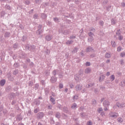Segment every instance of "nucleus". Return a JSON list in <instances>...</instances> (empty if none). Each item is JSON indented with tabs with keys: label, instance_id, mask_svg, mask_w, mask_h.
<instances>
[{
	"label": "nucleus",
	"instance_id": "obj_11",
	"mask_svg": "<svg viewBox=\"0 0 125 125\" xmlns=\"http://www.w3.org/2000/svg\"><path fill=\"white\" fill-rule=\"evenodd\" d=\"M95 83H91L88 84L86 85V88H89V87H91L92 86H94Z\"/></svg>",
	"mask_w": 125,
	"mask_h": 125
},
{
	"label": "nucleus",
	"instance_id": "obj_51",
	"mask_svg": "<svg viewBox=\"0 0 125 125\" xmlns=\"http://www.w3.org/2000/svg\"><path fill=\"white\" fill-rule=\"evenodd\" d=\"M48 109H50V110H51V109H52V105H51V104H49L48 105Z\"/></svg>",
	"mask_w": 125,
	"mask_h": 125
},
{
	"label": "nucleus",
	"instance_id": "obj_50",
	"mask_svg": "<svg viewBox=\"0 0 125 125\" xmlns=\"http://www.w3.org/2000/svg\"><path fill=\"white\" fill-rule=\"evenodd\" d=\"M121 56L122 57H125V52H123L121 53Z\"/></svg>",
	"mask_w": 125,
	"mask_h": 125
},
{
	"label": "nucleus",
	"instance_id": "obj_62",
	"mask_svg": "<svg viewBox=\"0 0 125 125\" xmlns=\"http://www.w3.org/2000/svg\"><path fill=\"white\" fill-rule=\"evenodd\" d=\"M31 110H28V113H27V116H30V115H31Z\"/></svg>",
	"mask_w": 125,
	"mask_h": 125
},
{
	"label": "nucleus",
	"instance_id": "obj_44",
	"mask_svg": "<svg viewBox=\"0 0 125 125\" xmlns=\"http://www.w3.org/2000/svg\"><path fill=\"white\" fill-rule=\"evenodd\" d=\"M36 3H38V4H40L41 2H42V1L41 0H35Z\"/></svg>",
	"mask_w": 125,
	"mask_h": 125
},
{
	"label": "nucleus",
	"instance_id": "obj_31",
	"mask_svg": "<svg viewBox=\"0 0 125 125\" xmlns=\"http://www.w3.org/2000/svg\"><path fill=\"white\" fill-rule=\"evenodd\" d=\"M5 8L6 9H8L9 10H10V9H11V7L9 5H6Z\"/></svg>",
	"mask_w": 125,
	"mask_h": 125
},
{
	"label": "nucleus",
	"instance_id": "obj_46",
	"mask_svg": "<svg viewBox=\"0 0 125 125\" xmlns=\"http://www.w3.org/2000/svg\"><path fill=\"white\" fill-rule=\"evenodd\" d=\"M96 100H93L92 103V105H96Z\"/></svg>",
	"mask_w": 125,
	"mask_h": 125
},
{
	"label": "nucleus",
	"instance_id": "obj_1",
	"mask_svg": "<svg viewBox=\"0 0 125 125\" xmlns=\"http://www.w3.org/2000/svg\"><path fill=\"white\" fill-rule=\"evenodd\" d=\"M75 88L76 91H81L83 89V86L80 84H77L75 86Z\"/></svg>",
	"mask_w": 125,
	"mask_h": 125
},
{
	"label": "nucleus",
	"instance_id": "obj_15",
	"mask_svg": "<svg viewBox=\"0 0 125 125\" xmlns=\"http://www.w3.org/2000/svg\"><path fill=\"white\" fill-rule=\"evenodd\" d=\"M71 33V30L70 29L64 30L63 32V35H69Z\"/></svg>",
	"mask_w": 125,
	"mask_h": 125
},
{
	"label": "nucleus",
	"instance_id": "obj_14",
	"mask_svg": "<svg viewBox=\"0 0 125 125\" xmlns=\"http://www.w3.org/2000/svg\"><path fill=\"white\" fill-rule=\"evenodd\" d=\"M50 81H51V82L54 83H56L57 79L55 77H52Z\"/></svg>",
	"mask_w": 125,
	"mask_h": 125
},
{
	"label": "nucleus",
	"instance_id": "obj_25",
	"mask_svg": "<svg viewBox=\"0 0 125 125\" xmlns=\"http://www.w3.org/2000/svg\"><path fill=\"white\" fill-rule=\"evenodd\" d=\"M75 81H76L77 83H78V82H80V76H76L74 78Z\"/></svg>",
	"mask_w": 125,
	"mask_h": 125
},
{
	"label": "nucleus",
	"instance_id": "obj_24",
	"mask_svg": "<svg viewBox=\"0 0 125 125\" xmlns=\"http://www.w3.org/2000/svg\"><path fill=\"white\" fill-rule=\"evenodd\" d=\"M74 42V41H68L66 42V44H72V43H73Z\"/></svg>",
	"mask_w": 125,
	"mask_h": 125
},
{
	"label": "nucleus",
	"instance_id": "obj_40",
	"mask_svg": "<svg viewBox=\"0 0 125 125\" xmlns=\"http://www.w3.org/2000/svg\"><path fill=\"white\" fill-rule=\"evenodd\" d=\"M94 91V93H95V94H98V88H95Z\"/></svg>",
	"mask_w": 125,
	"mask_h": 125
},
{
	"label": "nucleus",
	"instance_id": "obj_36",
	"mask_svg": "<svg viewBox=\"0 0 125 125\" xmlns=\"http://www.w3.org/2000/svg\"><path fill=\"white\" fill-rule=\"evenodd\" d=\"M26 40H27V36H23L22 37V41L23 42H25V41H26Z\"/></svg>",
	"mask_w": 125,
	"mask_h": 125
},
{
	"label": "nucleus",
	"instance_id": "obj_8",
	"mask_svg": "<svg viewBox=\"0 0 125 125\" xmlns=\"http://www.w3.org/2000/svg\"><path fill=\"white\" fill-rule=\"evenodd\" d=\"M43 116H44V114H43V112H40L37 114L38 119H42V118H43Z\"/></svg>",
	"mask_w": 125,
	"mask_h": 125
},
{
	"label": "nucleus",
	"instance_id": "obj_2",
	"mask_svg": "<svg viewBox=\"0 0 125 125\" xmlns=\"http://www.w3.org/2000/svg\"><path fill=\"white\" fill-rule=\"evenodd\" d=\"M88 35L89 37H90L88 39L89 41L92 42V41H93V37L94 36V34H93V32H90L88 33Z\"/></svg>",
	"mask_w": 125,
	"mask_h": 125
},
{
	"label": "nucleus",
	"instance_id": "obj_35",
	"mask_svg": "<svg viewBox=\"0 0 125 125\" xmlns=\"http://www.w3.org/2000/svg\"><path fill=\"white\" fill-rule=\"evenodd\" d=\"M63 111L65 113H68V112H69V110H68V109L66 107H64L63 108Z\"/></svg>",
	"mask_w": 125,
	"mask_h": 125
},
{
	"label": "nucleus",
	"instance_id": "obj_43",
	"mask_svg": "<svg viewBox=\"0 0 125 125\" xmlns=\"http://www.w3.org/2000/svg\"><path fill=\"white\" fill-rule=\"evenodd\" d=\"M34 19H38L39 18V15L35 14L33 16Z\"/></svg>",
	"mask_w": 125,
	"mask_h": 125
},
{
	"label": "nucleus",
	"instance_id": "obj_23",
	"mask_svg": "<svg viewBox=\"0 0 125 125\" xmlns=\"http://www.w3.org/2000/svg\"><path fill=\"white\" fill-rule=\"evenodd\" d=\"M41 17L42 18V19H45L46 17H47V16L45 14H41Z\"/></svg>",
	"mask_w": 125,
	"mask_h": 125
},
{
	"label": "nucleus",
	"instance_id": "obj_19",
	"mask_svg": "<svg viewBox=\"0 0 125 125\" xmlns=\"http://www.w3.org/2000/svg\"><path fill=\"white\" fill-rule=\"evenodd\" d=\"M78 48L75 47L74 49L72 51V53H77L78 52Z\"/></svg>",
	"mask_w": 125,
	"mask_h": 125
},
{
	"label": "nucleus",
	"instance_id": "obj_61",
	"mask_svg": "<svg viewBox=\"0 0 125 125\" xmlns=\"http://www.w3.org/2000/svg\"><path fill=\"white\" fill-rule=\"evenodd\" d=\"M48 114L49 115H53V112L51 111L48 112Z\"/></svg>",
	"mask_w": 125,
	"mask_h": 125
},
{
	"label": "nucleus",
	"instance_id": "obj_60",
	"mask_svg": "<svg viewBox=\"0 0 125 125\" xmlns=\"http://www.w3.org/2000/svg\"><path fill=\"white\" fill-rule=\"evenodd\" d=\"M99 23L100 24V25H101L102 26H103V25L104 24V22H103V21H100Z\"/></svg>",
	"mask_w": 125,
	"mask_h": 125
},
{
	"label": "nucleus",
	"instance_id": "obj_27",
	"mask_svg": "<svg viewBox=\"0 0 125 125\" xmlns=\"http://www.w3.org/2000/svg\"><path fill=\"white\" fill-rule=\"evenodd\" d=\"M111 44L113 47H116V42L115 41H111Z\"/></svg>",
	"mask_w": 125,
	"mask_h": 125
},
{
	"label": "nucleus",
	"instance_id": "obj_39",
	"mask_svg": "<svg viewBox=\"0 0 125 125\" xmlns=\"http://www.w3.org/2000/svg\"><path fill=\"white\" fill-rule=\"evenodd\" d=\"M40 111V109H39V108H36L34 111V112L35 113H38V112Z\"/></svg>",
	"mask_w": 125,
	"mask_h": 125
},
{
	"label": "nucleus",
	"instance_id": "obj_6",
	"mask_svg": "<svg viewBox=\"0 0 125 125\" xmlns=\"http://www.w3.org/2000/svg\"><path fill=\"white\" fill-rule=\"evenodd\" d=\"M45 39L47 41V42H50V40H52V36L48 35L45 36Z\"/></svg>",
	"mask_w": 125,
	"mask_h": 125
},
{
	"label": "nucleus",
	"instance_id": "obj_10",
	"mask_svg": "<svg viewBox=\"0 0 125 125\" xmlns=\"http://www.w3.org/2000/svg\"><path fill=\"white\" fill-rule=\"evenodd\" d=\"M118 116H119V114L117 113H114L112 115L110 114V116H109V117H110L111 118H114V119H116V118H118Z\"/></svg>",
	"mask_w": 125,
	"mask_h": 125
},
{
	"label": "nucleus",
	"instance_id": "obj_37",
	"mask_svg": "<svg viewBox=\"0 0 125 125\" xmlns=\"http://www.w3.org/2000/svg\"><path fill=\"white\" fill-rule=\"evenodd\" d=\"M121 84L122 86H125V80H123L121 82Z\"/></svg>",
	"mask_w": 125,
	"mask_h": 125
},
{
	"label": "nucleus",
	"instance_id": "obj_7",
	"mask_svg": "<svg viewBox=\"0 0 125 125\" xmlns=\"http://www.w3.org/2000/svg\"><path fill=\"white\" fill-rule=\"evenodd\" d=\"M86 52H94V49H93L92 47L89 46L86 48Z\"/></svg>",
	"mask_w": 125,
	"mask_h": 125
},
{
	"label": "nucleus",
	"instance_id": "obj_12",
	"mask_svg": "<svg viewBox=\"0 0 125 125\" xmlns=\"http://www.w3.org/2000/svg\"><path fill=\"white\" fill-rule=\"evenodd\" d=\"M7 76L9 81H11V82H13V81H14V78L11 77V75L10 74H8Z\"/></svg>",
	"mask_w": 125,
	"mask_h": 125
},
{
	"label": "nucleus",
	"instance_id": "obj_17",
	"mask_svg": "<svg viewBox=\"0 0 125 125\" xmlns=\"http://www.w3.org/2000/svg\"><path fill=\"white\" fill-rule=\"evenodd\" d=\"M5 84V80H2L0 81V85H1V86H3V85H4Z\"/></svg>",
	"mask_w": 125,
	"mask_h": 125
},
{
	"label": "nucleus",
	"instance_id": "obj_57",
	"mask_svg": "<svg viewBox=\"0 0 125 125\" xmlns=\"http://www.w3.org/2000/svg\"><path fill=\"white\" fill-rule=\"evenodd\" d=\"M87 125H92V123H91L90 121H89L87 123Z\"/></svg>",
	"mask_w": 125,
	"mask_h": 125
},
{
	"label": "nucleus",
	"instance_id": "obj_22",
	"mask_svg": "<svg viewBox=\"0 0 125 125\" xmlns=\"http://www.w3.org/2000/svg\"><path fill=\"white\" fill-rule=\"evenodd\" d=\"M10 36V33L9 32H6L4 34L5 38H9V36Z\"/></svg>",
	"mask_w": 125,
	"mask_h": 125
},
{
	"label": "nucleus",
	"instance_id": "obj_52",
	"mask_svg": "<svg viewBox=\"0 0 125 125\" xmlns=\"http://www.w3.org/2000/svg\"><path fill=\"white\" fill-rule=\"evenodd\" d=\"M86 91V89L83 88V89L81 92L82 93H84V92H85Z\"/></svg>",
	"mask_w": 125,
	"mask_h": 125
},
{
	"label": "nucleus",
	"instance_id": "obj_29",
	"mask_svg": "<svg viewBox=\"0 0 125 125\" xmlns=\"http://www.w3.org/2000/svg\"><path fill=\"white\" fill-rule=\"evenodd\" d=\"M58 73V71L56 70H54L53 71V75H54V76H56V74Z\"/></svg>",
	"mask_w": 125,
	"mask_h": 125
},
{
	"label": "nucleus",
	"instance_id": "obj_28",
	"mask_svg": "<svg viewBox=\"0 0 125 125\" xmlns=\"http://www.w3.org/2000/svg\"><path fill=\"white\" fill-rule=\"evenodd\" d=\"M89 31L92 33H94V32H95V29L93 27H91L90 28Z\"/></svg>",
	"mask_w": 125,
	"mask_h": 125
},
{
	"label": "nucleus",
	"instance_id": "obj_41",
	"mask_svg": "<svg viewBox=\"0 0 125 125\" xmlns=\"http://www.w3.org/2000/svg\"><path fill=\"white\" fill-rule=\"evenodd\" d=\"M13 47H14V48H15V49H16V48H17V47H18V44L15 43L13 45Z\"/></svg>",
	"mask_w": 125,
	"mask_h": 125
},
{
	"label": "nucleus",
	"instance_id": "obj_64",
	"mask_svg": "<svg viewBox=\"0 0 125 125\" xmlns=\"http://www.w3.org/2000/svg\"><path fill=\"white\" fill-rule=\"evenodd\" d=\"M29 85L32 86V85H33V82H30L29 83Z\"/></svg>",
	"mask_w": 125,
	"mask_h": 125
},
{
	"label": "nucleus",
	"instance_id": "obj_20",
	"mask_svg": "<svg viewBox=\"0 0 125 125\" xmlns=\"http://www.w3.org/2000/svg\"><path fill=\"white\" fill-rule=\"evenodd\" d=\"M109 79L110 80L111 82H113V81H115V75H112L110 76Z\"/></svg>",
	"mask_w": 125,
	"mask_h": 125
},
{
	"label": "nucleus",
	"instance_id": "obj_18",
	"mask_svg": "<svg viewBox=\"0 0 125 125\" xmlns=\"http://www.w3.org/2000/svg\"><path fill=\"white\" fill-rule=\"evenodd\" d=\"M23 118H22V117H21V115H19L17 116V121H18V122L21 121V120Z\"/></svg>",
	"mask_w": 125,
	"mask_h": 125
},
{
	"label": "nucleus",
	"instance_id": "obj_54",
	"mask_svg": "<svg viewBox=\"0 0 125 125\" xmlns=\"http://www.w3.org/2000/svg\"><path fill=\"white\" fill-rule=\"evenodd\" d=\"M120 62H121V65H124V64H125V62H124V60H120Z\"/></svg>",
	"mask_w": 125,
	"mask_h": 125
},
{
	"label": "nucleus",
	"instance_id": "obj_58",
	"mask_svg": "<svg viewBox=\"0 0 125 125\" xmlns=\"http://www.w3.org/2000/svg\"><path fill=\"white\" fill-rule=\"evenodd\" d=\"M80 115H81L82 118H83V117H85V115L83 113H81L80 114Z\"/></svg>",
	"mask_w": 125,
	"mask_h": 125
},
{
	"label": "nucleus",
	"instance_id": "obj_9",
	"mask_svg": "<svg viewBox=\"0 0 125 125\" xmlns=\"http://www.w3.org/2000/svg\"><path fill=\"white\" fill-rule=\"evenodd\" d=\"M85 74H90L91 73V68L88 67L84 70Z\"/></svg>",
	"mask_w": 125,
	"mask_h": 125
},
{
	"label": "nucleus",
	"instance_id": "obj_48",
	"mask_svg": "<svg viewBox=\"0 0 125 125\" xmlns=\"http://www.w3.org/2000/svg\"><path fill=\"white\" fill-rule=\"evenodd\" d=\"M102 111H103V109H102V107H100V108H99L98 109V112L99 113H101V112H102Z\"/></svg>",
	"mask_w": 125,
	"mask_h": 125
},
{
	"label": "nucleus",
	"instance_id": "obj_53",
	"mask_svg": "<svg viewBox=\"0 0 125 125\" xmlns=\"http://www.w3.org/2000/svg\"><path fill=\"white\" fill-rule=\"evenodd\" d=\"M83 109H84V108L83 106H81L79 108V111H83Z\"/></svg>",
	"mask_w": 125,
	"mask_h": 125
},
{
	"label": "nucleus",
	"instance_id": "obj_5",
	"mask_svg": "<svg viewBox=\"0 0 125 125\" xmlns=\"http://www.w3.org/2000/svg\"><path fill=\"white\" fill-rule=\"evenodd\" d=\"M103 106L104 107H108V106H110V102L108 100L104 101L103 103Z\"/></svg>",
	"mask_w": 125,
	"mask_h": 125
},
{
	"label": "nucleus",
	"instance_id": "obj_63",
	"mask_svg": "<svg viewBox=\"0 0 125 125\" xmlns=\"http://www.w3.org/2000/svg\"><path fill=\"white\" fill-rule=\"evenodd\" d=\"M110 8H111V6H108L106 7V9L108 11L110 10Z\"/></svg>",
	"mask_w": 125,
	"mask_h": 125
},
{
	"label": "nucleus",
	"instance_id": "obj_3",
	"mask_svg": "<svg viewBox=\"0 0 125 125\" xmlns=\"http://www.w3.org/2000/svg\"><path fill=\"white\" fill-rule=\"evenodd\" d=\"M116 106H117L118 108H124L125 107V104L118 102L116 103Z\"/></svg>",
	"mask_w": 125,
	"mask_h": 125
},
{
	"label": "nucleus",
	"instance_id": "obj_33",
	"mask_svg": "<svg viewBox=\"0 0 125 125\" xmlns=\"http://www.w3.org/2000/svg\"><path fill=\"white\" fill-rule=\"evenodd\" d=\"M123 39H124V37H123V36L121 35L120 34L118 37V40L119 41H123Z\"/></svg>",
	"mask_w": 125,
	"mask_h": 125
},
{
	"label": "nucleus",
	"instance_id": "obj_13",
	"mask_svg": "<svg viewBox=\"0 0 125 125\" xmlns=\"http://www.w3.org/2000/svg\"><path fill=\"white\" fill-rule=\"evenodd\" d=\"M104 79H105V76H104V75H101L99 78V82H100V83H101V82H102V81H103Z\"/></svg>",
	"mask_w": 125,
	"mask_h": 125
},
{
	"label": "nucleus",
	"instance_id": "obj_49",
	"mask_svg": "<svg viewBox=\"0 0 125 125\" xmlns=\"http://www.w3.org/2000/svg\"><path fill=\"white\" fill-rule=\"evenodd\" d=\"M25 4H27L29 5L30 4V1H29V0H27L25 1Z\"/></svg>",
	"mask_w": 125,
	"mask_h": 125
},
{
	"label": "nucleus",
	"instance_id": "obj_55",
	"mask_svg": "<svg viewBox=\"0 0 125 125\" xmlns=\"http://www.w3.org/2000/svg\"><path fill=\"white\" fill-rule=\"evenodd\" d=\"M58 20H59V19H58V18H54V21H55V22L58 21Z\"/></svg>",
	"mask_w": 125,
	"mask_h": 125
},
{
	"label": "nucleus",
	"instance_id": "obj_30",
	"mask_svg": "<svg viewBox=\"0 0 125 125\" xmlns=\"http://www.w3.org/2000/svg\"><path fill=\"white\" fill-rule=\"evenodd\" d=\"M116 23H117V22L114 19H112L111 20V24H112V25H115V24H116Z\"/></svg>",
	"mask_w": 125,
	"mask_h": 125
},
{
	"label": "nucleus",
	"instance_id": "obj_47",
	"mask_svg": "<svg viewBox=\"0 0 125 125\" xmlns=\"http://www.w3.org/2000/svg\"><path fill=\"white\" fill-rule=\"evenodd\" d=\"M73 98L74 100H77V99H78V98H79V96L75 95V96H73Z\"/></svg>",
	"mask_w": 125,
	"mask_h": 125
},
{
	"label": "nucleus",
	"instance_id": "obj_59",
	"mask_svg": "<svg viewBox=\"0 0 125 125\" xmlns=\"http://www.w3.org/2000/svg\"><path fill=\"white\" fill-rule=\"evenodd\" d=\"M86 66H90V62H86L85 63Z\"/></svg>",
	"mask_w": 125,
	"mask_h": 125
},
{
	"label": "nucleus",
	"instance_id": "obj_38",
	"mask_svg": "<svg viewBox=\"0 0 125 125\" xmlns=\"http://www.w3.org/2000/svg\"><path fill=\"white\" fill-rule=\"evenodd\" d=\"M117 120H118L119 123H123V120L122 119V118H118Z\"/></svg>",
	"mask_w": 125,
	"mask_h": 125
},
{
	"label": "nucleus",
	"instance_id": "obj_45",
	"mask_svg": "<svg viewBox=\"0 0 125 125\" xmlns=\"http://www.w3.org/2000/svg\"><path fill=\"white\" fill-rule=\"evenodd\" d=\"M69 39L70 40H74V39H76V36H74V35H72V36H71L69 38Z\"/></svg>",
	"mask_w": 125,
	"mask_h": 125
},
{
	"label": "nucleus",
	"instance_id": "obj_32",
	"mask_svg": "<svg viewBox=\"0 0 125 125\" xmlns=\"http://www.w3.org/2000/svg\"><path fill=\"white\" fill-rule=\"evenodd\" d=\"M56 117L58 118V119H59V118H60V113L59 112H57L56 113Z\"/></svg>",
	"mask_w": 125,
	"mask_h": 125
},
{
	"label": "nucleus",
	"instance_id": "obj_56",
	"mask_svg": "<svg viewBox=\"0 0 125 125\" xmlns=\"http://www.w3.org/2000/svg\"><path fill=\"white\" fill-rule=\"evenodd\" d=\"M59 88H63V84H62V83L59 84Z\"/></svg>",
	"mask_w": 125,
	"mask_h": 125
},
{
	"label": "nucleus",
	"instance_id": "obj_21",
	"mask_svg": "<svg viewBox=\"0 0 125 125\" xmlns=\"http://www.w3.org/2000/svg\"><path fill=\"white\" fill-rule=\"evenodd\" d=\"M37 35H41L42 33V30L41 29H38V30L36 32Z\"/></svg>",
	"mask_w": 125,
	"mask_h": 125
},
{
	"label": "nucleus",
	"instance_id": "obj_16",
	"mask_svg": "<svg viewBox=\"0 0 125 125\" xmlns=\"http://www.w3.org/2000/svg\"><path fill=\"white\" fill-rule=\"evenodd\" d=\"M111 56H112V55L111 54V53H106L105 54V58H111Z\"/></svg>",
	"mask_w": 125,
	"mask_h": 125
},
{
	"label": "nucleus",
	"instance_id": "obj_4",
	"mask_svg": "<svg viewBox=\"0 0 125 125\" xmlns=\"http://www.w3.org/2000/svg\"><path fill=\"white\" fill-rule=\"evenodd\" d=\"M26 48H27L28 50H31V51H34L35 50V49L36 48L35 47V45H27L26 46Z\"/></svg>",
	"mask_w": 125,
	"mask_h": 125
},
{
	"label": "nucleus",
	"instance_id": "obj_34",
	"mask_svg": "<svg viewBox=\"0 0 125 125\" xmlns=\"http://www.w3.org/2000/svg\"><path fill=\"white\" fill-rule=\"evenodd\" d=\"M50 101L53 103V105H54V104H55V103H54V102L55 101V100L54 99V98H50Z\"/></svg>",
	"mask_w": 125,
	"mask_h": 125
},
{
	"label": "nucleus",
	"instance_id": "obj_42",
	"mask_svg": "<svg viewBox=\"0 0 125 125\" xmlns=\"http://www.w3.org/2000/svg\"><path fill=\"white\" fill-rule=\"evenodd\" d=\"M18 73H19L18 70H15L13 72V74L15 75H17V74H18Z\"/></svg>",
	"mask_w": 125,
	"mask_h": 125
},
{
	"label": "nucleus",
	"instance_id": "obj_26",
	"mask_svg": "<svg viewBox=\"0 0 125 125\" xmlns=\"http://www.w3.org/2000/svg\"><path fill=\"white\" fill-rule=\"evenodd\" d=\"M71 108L72 109H76V108H77V104H72V105H71Z\"/></svg>",
	"mask_w": 125,
	"mask_h": 125
}]
</instances>
